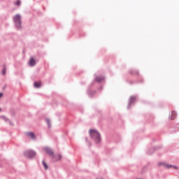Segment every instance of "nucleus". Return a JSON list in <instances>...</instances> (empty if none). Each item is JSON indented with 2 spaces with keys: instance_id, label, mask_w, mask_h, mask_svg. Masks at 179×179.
Instances as JSON below:
<instances>
[{
  "instance_id": "13",
  "label": "nucleus",
  "mask_w": 179,
  "mask_h": 179,
  "mask_svg": "<svg viewBox=\"0 0 179 179\" xmlns=\"http://www.w3.org/2000/svg\"><path fill=\"white\" fill-rule=\"evenodd\" d=\"M55 157L56 160H61V155H57Z\"/></svg>"
},
{
  "instance_id": "12",
  "label": "nucleus",
  "mask_w": 179,
  "mask_h": 179,
  "mask_svg": "<svg viewBox=\"0 0 179 179\" xmlns=\"http://www.w3.org/2000/svg\"><path fill=\"white\" fill-rule=\"evenodd\" d=\"M21 3L22 1H20V0H18L15 3V5H17V6H20Z\"/></svg>"
},
{
  "instance_id": "17",
  "label": "nucleus",
  "mask_w": 179,
  "mask_h": 179,
  "mask_svg": "<svg viewBox=\"0 0 179 179\" xmlns=\"http://www.w3.org/2000/svg\"><path fill=\"white\" fill-rule=\"evenodd\" d=\"M2 96H3V94L0 93V99H1V97H2Z\"/></svg>"
},
{
  "instance_id": "7",
  "label": "nucleus",
  "mask_w": 179,
  "mask_h": 179,
  "mask_svg": "<svg viewBox=\"0 0 179 179\" xmlns=\"http://www.w3.org/2000/svg\"><path fill=\"white\" fill-rule=\"evenodd\" d=\"M95 80L96 82H102V80H104V78L101 76H97L96 77Z\"/></svg>"
},
{
  "instance_id": "18",
  "label": "nucleus",
  "mask_w": 179,
  "mask_h": 179,
  "mask_svg": "<svg viewBox=\"0 0 179 179\" xmlns=\"http://www.w3.org/2000/svg\"><path fill=\"white\" fill-rule=\"evenodd\" d=\"M0 111H1V108H0Z\"/></svg>"
},
{
  "instance_id": "9",
  "label": "nucleus",
  "mask_w": 179,
  "mask_h": 179,
  "mask_svg": "<svg viewBox=\"0 0 179 179\" xmlns=\"http://www.w3.org/2000/svg\"><path fill=\"white\" fill-rule=\"evenodd\" d=\"M165 166H166V167L167 169H170V167H173V169H176V170H179V168H178V166H173V165H169V164H166V165H165Z\"/></svg>"
},
{
  "instance_id": "8",
  "label": "nucleus",
  "mask_w": 179,
  "mask_h": 179,
  "mask_svg": "<svg viewBox=\"0 0 179 179\" xmlns=\"http://www.w3.org/2000/svg\"><path fill=\"white\" fill-rule=\"evenodd\" d=\"M27 136H29V138H31V139H34L35 136H34V133H31V132H28L27 133Z\"/></svg>"
},
{
  "instance_id": "11",
  "label": "nucleus",
  "mask_w": 179,
  "mask_h": 179,
  "mask_svg": "<svg viewBox=\"0 0 179 179\" xmlns=\"http://www.w3.org/2000/svg\"><path fill=\"white\" fill-rule=\"evenodd\" d=\"M3 75H6V66H3Z\"/></svg>"
},
{
  "instance_id": "3",
  "label": "nucleus",
  "mask_w": 179,
  "mask_h": 179,
  "mask_svg": "<svg viewBox=\"0 0 179 179\" xmlns=\"http://www.w3.org/2000/svg\"><path fill=\"white\" fill-rule=\"evenodd\" d=\"M36 152H34L31 150H27L24 152L25 157H28L29 159H31L32 157H34V156H36Z\"/></svg>"
},
{
  "instance_id": "5",
  "label": "nucleus",
  "mask_w": 179,
  "mask_h": 179,
  "mask_svg": "<svg viewBox=\"0 0 179 179\" xmlns=\"http://www.w3.org/2000/svg\"><path fill=\"white\" fill-rule=\"evenodd\" d=\"M29 65V66H34L36 65V60L33 57H31Z\"/></svg>"
},
{
  "instance_id": "1",
  "label": "nucleus",
  "mask_w": 179,
  "mask_h": 179,
  "mask_svg": "<svg viewBox=\"0 0 179 179\" xmlns=\"http://www.w3.org/2000/svg\"><path fill=\"white\" fill-rule=\"evenodd\" d=\"M90 136L92 139H94L96 143H99L100 141H101L100 134H99L96 130L90 129Z\"/></svg>"
},
{
  "instance_id": "15",
  "label": "nucleus",
  "mask_w": 179,
  "mask_h": 179,
  "mask_svg": "<svg viewBox=\"0 0 179 179\" xmlns=\"http://www.w3.org/2000/svg\"><path fill=\"white\" fill-rule=\"evenodd\" d=\"M135 96H131V98H130V103H134V101H135Z\"/></svg>"
},
{
  "instance_id": "2",
  "label": "nucleus",
  "mask_w": 179,
  "mask_h": 179,
  "mask_svg": "<svg viewBox=\"0 0 179 179\" xmlns=\"http://www.w3.org/2000/svg\"><path fill=\"white\" fill-rule=\"evenodd\" d=\"M21 18H22V17L19 14H17L13 17V22H14L17 29H20V26L22 24V21L20 20Z\"/></svg>"
},
{
  "instance_id": "4",
  "label": "nucleus",
  "mask_w": 179,
  "mask_h": 179,
  "mask_svg": "<svg viewBox=\"0 0 179 179\" xmlns=\"http://www.w3.org/2000/svg\"><path fill=\"white\" fill-rule=\"evenodd\" d=\"M44 152H45V153H47L48 155H49V156H53L54 155V152H52V150L50 149L48 147H45L43 148Z\"/></svg>"
},
{
  "instance_id": "16",
  "label": "nucleus",
  "mask_w": 179,
  "mask_h": 179,
  "mask_svg": "<svg viewBox=\"0 0 179 179\" xmlns=\"http://www.w3.org/2000/svg\"><path fill=\"white\" fill-rule=\"evenodd\" d=\"M46 122H47V124H48V127H51V124L50 123V120L47 119Z\"/></svg>"
},
{
  "instance_id": "6",
  "label": "nucleus",
  "mask_w": 179,
  "mask_h": 179,
  "mask_svg": "<svg viewBox=\"0 0 179 179\" xmlns=\"http://www.w3.org/2000/svg\"><path fill=\"white\" fill-rule=\"evenodd\" d=\"M177 117V113L176 111H173L171 115V119L173 120H176Z\"/></svg>"
},
{
  "instance_id": "14",
  "label": "nucleus",
  "mask_w": 179,
  "mask_h": 179,
  "mask_svg": "<svg viewBox=\"0 0 179 179\" xmlns=\"http://www.w3.org/2000/svg\"><path fill=\"white\" fill-rule=\"evenodd\" d=\"M43 165L45 168V170H47L48 169V166H47V164H45V162L43 161Z\"/></svg>"
},
{
  "instance_id": "10",
  "label": "nucleus",
  "mask_w": 179,
  "mask_h": 179,
  "mask_svg": "<svg viewBox=\"0 0 179 179\" xmlns=\"http://www.w3.org/2000/svg\"><path fill=\"white\" fill-rule=\"evenodd\" d=\"M34 86V87H40V86H41V82H35Z\"/></svg>"
}]
</instances>
